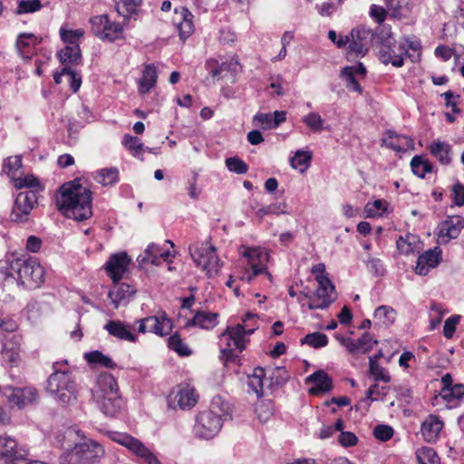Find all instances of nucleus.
<instances>
[{
    "mask_svg": "<svg viewBox=\"0 0 464 464\" xmlns=\"http://www.w3.org/2000/svg\"><path fill=\"white\" fill-rule=\"evenodd\" d=\"M44 276V268L35 257H8L0 264V300H13L20 285L29 289L39 287Z\"/></svg>",
    "mask_w": 464,
    "mask_h": 464,
    "instance_id": "1",
    "label": "nucleus"
},
{
    "mask_svg": "<svg viewBox=\"0 0 464 464\" xmlns=\"http://www.w3.org/2000/svg\"><path fill=\"white\" fill-rule=\"evenodd\" d=\"M59 192L57 207L65 217L82 221L92 215V192L79 181L63 184Z\"/></svg>",
    "mask_w": 464,
    "mask_h": 464,
    "instance_id": "2",
    "label": "nucleus"
},
{
    "mask_svg": "<svg viewBox=\"0 0 464 464\" xmlns=\"http://www.w3.org/2000/svg\"><path fill=\"white\" fill-rule=\"evenodd\" d=\"M231 417V405L221 396H216L211 401L210 409L196 416L193 433L200 440H211L218 434L224 421Z\"/></svg>",
    "mask_w": 464,
    "mask_h": 464,
    "instance_id": "3",
    "label": "nucleus"
},
{
    "mask_svg": "<svg viewBox=\"0 0 464 464\" xmlns=\"http://www.w3.org/2000/svg\"><path fill=\"white\" fill-rule=\"evenodd\" d=\"M93 399L100 411L108 417H116L125 406L116 379L108 372H102L98 376Z\"/></svg>",
    "mask_w": 464,
    "mask_h": 464,
    "instance_id": "4",
    "label": "nucleus"
},
{
    "mask_svg": "<svg viewBox=\"0 0 464 464\" xmlns=\"http://www.w3.org/2000/svg\"><path fill=\"white\" fill-rule=\"evenodd\" d=\"M240 253L242 259L239 261V266L236 275L237 278L247 284L254 283L255 279L258 276L271 281V275L266 267L269 258L266 251L261 248L244 247Z\"/></svg>",
    "mask_w": 464,
    "mask_h": 464,
    "instance_id": "5",
    "label": "nucleus"
},
{
    "mask_svg": "<svg viewBox=\"0 0 464 464\" xmlns=\"http://www.w3.org/2000/svg\"><path fill=\"white\" fill-rule=\"evenodd\" d=\"M256 330V327L246 328L243 324L230 325L220 334V360L227 364L235 362L238 353H242L249 342L248 336Z\"/></svg>",
    "mask_w": 464,
    "mask_h": 464,
    "instance_id": "6",
    "label": "nucleus"
},
{
    "mask_svg": "<svg viewBox=\"0 0 464 464\" xmlns=\"http://www.w3.org/2000/svg\"><path fill=\"white\" fill-rule=\"evenodd\" d=\"M60 362L53 363L54 372L47 381V391L62 405H72L77 401V387L73 376L59 368Z\"/></svg>",
    "mask_w": 464,
    "mask_h": 464,
    "instance_id": "7",
    "label": "nucleus"
},
{
    "mask_svg": "<svg viewBox=\"0 0 464 464\" xmlns=\"http://www.w3.org/2000/svg\"><path fill=\"white\" fill-rule=\"evenodd\" d=\"M106 435L110 440L128 450L140 464H162L150 447L129 433L109 430Z\"/></svg>",
    "mask_w": 464,
    "mask_h": 464,
    "instance_id": "8",
    "label": "nucleus"
},
{
    "mask_svg": "<svg viewBox=\"0 0 464 464\" xmlns=\"http://www.w3.org/2000/svg\"><path fill=\"white\" fill-rule=\"evenodd\" d=\"M189 252L197 266L205 271L208 277L214 276L220 270L222 265L217 249L208 241L190 246Z\"/></svg>",
    "mask_w": 464,
    "mask_h": 464,
    "instance_id": "9",
    "label": "nucleus"
},
{
    "mask_svg": "<svg viewBox=\"0 0 464 464\" xmlns=\"http://www.w3.org/2000/svg\"><path fill=\"white\" fill-rule=\"evenodd\" d=\"M336 299L334 285L333 284L318 285V287L313 293L300 292L297 301L302 308L305 306L309 310H324L330 306Z\"/></svg>",
    "mask_w": 464,
    "mask_h": 464,
    "instance_id": "10",
    "label": "nucleus"
},
{
    "mask_svg": "<svg viewBox=\"0 0 464 464\" xmlns=\"http://www.w3.org/2000/svg\"><path fill=\"white\" fill-rule=\"evenodd\" d=\"M347 57L358 58L363 57L369 52L373 39V33L371 29L365 27L353 28L347 34Z\"/></svg>",
    "mask_w": 464,
    "mask_h": 464,
    "instance_id": "11",
    "label": "nucleus"
},
{
    "mask_svg": "<svg viewBox=\"0 0 464 464\" xmlns=\"http://www.w3.org/2000/svg\"><path fill=\"white\" fill-rule=\"evenodd\" d=\"M406 44L396 41L392 36L382 39L379 50V59L384 64L391 63L394 67H401L406 56Z\"/></svg>",
    "mask_w": 464,
    "mask_h": 464,
    "instance_id": "12",
    "label": "nucleus"
},
{
    "mask_svg": "<svg viewBox=\"0 0 464 464\" xmlns=\"http://www.w3.org/2000/svg\"><path fill=\"white\" fill-rule=\"evenodd\" d=\"M208 73L218 80L232 78L241 71V65L236 56L211 58L206 62Z\"/></svg>",
    "mask_w": 464,
    "mask_h": 464,
    "instance_id": "13",
    "label": "nucleus"
},
{
    "mask_svg": "<svg viewBox=\"0 0 464 464\" xmlns=\"http://www.w3.org/2000/svg\"><path fill=\"white\" fill-rule=\"evenodd\" d=\"M10 408L22 410L38 401L37 390L33 387L6 386L2 391Z\"/></svg>",
    "mask_w": 464,
    "mask_h": 464,
    "instance_id": "14",
    "label": "nucleus"
},
{
    "mask_svg": "<svg viewBox=\"0 0 464 464\" xmlns=\"http://www.w3.org/2000/svg\"><path fill=\"white\" fill-rule=\"evenodd\" d=\"M90 23L92 33L102 40L114 42L122 36V25L111 21L106 14L93 16Z\"/></svg>",
    "mask_w": 464,
    "mask_h": 464,
    "instance_id": "15",
    "label": "nucleus"
},
{
    "mask_svg": "<svg viewBox=\"0 0 464 464\" xmlns=\"http://www.w3.org/2000/svg\"><path fill=\"white\" fill-rule=\"evenodd\" d=\"M36 190L20 192L14 200L10 218L14 222H24L37 203Z\"/></svg>",
    "mask_w": 464,
    "mask_h": 464,
    "instance_id": "16",
    "label": "nucleus"
},
{
    "mask_svg": "<svg viewBox=\"0 0 464 464\" xmlns=\"http://www.w3.org/2000/svg\"><path fill=\"white\" fill-rule=\"evenodd\" d=\"M24 456H28L24 447L19 446L15 440L9 436H0V459L5 464H16L18 461L23 464Z\"/></svg>",
    "mask_w": 464,
    "mask_h": 464,
    "instance_id": "17",
    "label": "nucleus"
},
{
    "mask_svg": "<svg viewBox=\"0 0 464 464\" xmlns=\"http://www.w3.org/2000/svg\"><path fill=\"white\" fill-rule=\"evenodd\" d=\"M139 332L145 334L146 332L153 333L159 336L168 335L173 327L172 321L165 313L159 315L148 316L138 321Z\"/></svg>",
    "mask_w": 464,
    "mask_h": 464,
    "instance_id": "18",
    "label": "nucleus"
},
{
    "mask_svg": "<svg viewBox=\"0 0 464 464\" xmlns=\"http://www.w3.org/2000/svg\"><path fill=\"white\" fill-rule=\"evenodd\" d=\"M130 258L125 252L111 255L105 264L108 276L113 283L120 282L126 273Z\"/></svg>",
    "mask_w": 464,
    "mask_h": 464,
    "instance_id": "19",
    "label": "nucleus"
},
{
    "mask_svg": "<svg viewBox=\"0 0 464 464\" xmlns=\"http://www.w3.org/2000/svg\"><path fill=\"white\" fill-rule=\"evenodd\" d=\"M339 343L351 353H366L370 352L377 341L369 333H364L359 339L345 336L336 337Z\"/></svg>",
    "mask_w": 464,
    "mask_h": 464,
    "instance_id": "20",
    "label": "nucleus"
},
{
    "mask_svg": "<svg viewBox=\"0 0 464 464\" xmlns=\"http://www.w3.org/2000/svg\"><path fill=\"white\" fill-rule=\"evenodd\" d=\"M170 251L164 249L160 245L151 243L145 249L144 253L140 255L137 261L140 266L150 263L154 266H160L163 262L170 263Z\"/></svg>",
    "mask_w": 464,
    "mask_h": 464,
    "instance_id": "21",
    "label": "nucleus"
},
{
    "mask_svg": "<svg viewBox=\"0 0 464 464\" xmlns=\"http://www.w3.org/2000/svg\"><path fill=\"white\" fill-rule=\"evenodd\" d=\"M442 251L439 246L425 251L420 255L415 266V273L426 276L430 269L435 268L442 260Z\"/></svg>",
    "mask_w": 464,
    "mask_h": 464,
    "instance_id": "22",
    "label": "nucleus"
},
{
    "mask_svg": "<svg viewBox=\"0 0 464 464\" xmlns=\"http://www.w3.org/2000/svg\"><path fill=\"white\" fill-rule=\"evenodd\" d=\"M136 288L126 283H113L111 290L109 291L108 296L111 299L115 309L121 305H126L129 304L134 294Z\"/></svg>",
    "mask_w": 464,
    "mask_h": 464,
    "instance_id": "23",
    "label": "nucleus"
},
{
    "mask_svg": "<svg viewBox=\"0 0 464 464\" xmlns=\"http://www.w3.org/2000/svg\"><path fill=\"white\" fill-rule=\"evenodd\" d=\"M2 360L9 367L17 366L21 361V337L14 335L3 344Z\"/></svg>",
    "mask_w": 464,
    "mask_h": 464,
    "instance_id": "24",
    "label": "nucleus"
},
{
    "mask_svg": "<svg viewBox=\"0 0 464 464\" xmlns=\"http://www.w3.org/2000/svg\"><path fill=\"white\" fill-rule=\"evenodd\" d=\"M75 447L82 455L85 464L96 462L100 460L104 455L103 447L99 442L91 439H87L82 442L76 443Z\"/></svg>",
    "mask_w": 464,
    "mask_h": 464,
    "instance_id": "25",
    "label": "nucleus"
},
{
    "mask_svg": "<svg viewBox=\"0 0 464 464\" xmlns=\"http://www.w3.org/2000/svg\"><path fill=\"white\" fill-rule=\"evenodd\" d=\"M198 401V395L195 389L189 385L180 387L173 398L169 399V405L175 408L176 405L181 410L193 408Z\"/></svg>",
    "mask_w": 464,
    "mask_h": 464,
    "instance_id": "26",
    "label": "nucleus"
},
{
    "mask_svg": "<svg viewBox=\"0 0 464 464\" xmlns=\"http://www.w3.org/2000/svg\"><path fill=\"white\" fill-rule=\"evenodd\" d=\"M104 329L109 333L110 335L121 341H127L130 343H135L137 341V336L135 334L131 333L130 326L122 321H109L104 325Z\"/></svg>",
    "mask_w": 464,
    "mask_h": 464,
    "instance_id": "27",
    "label": "nucleus"
},
{
    "mask_svg": "<svg viewBox=\"0 0 464 464\" xmlns=\"http://www.w3.org/2000/svg\"><path fill=\"white\" fill-rule=\"evenodd\" d=\"M306 382L314 384L309 392L313 395L324 393L332 389V379L324 371H317L306 377Z\"/></svg>",
    "mask_w": 464,
    "mask_h": 464,
    "instance_id": "28",
    "label": "nucleus"
},
{
    "mask_svg": "<svg viewBox=\"0 0 464 464\" xmlns=\"http://www.w3.org/2000/svg\"><path fill=\"white\" fill-rule=\"evenodd\" d=\"M396 246L401 254L411 255L419 252L422 247V243L419 236L406 233L404 236H400L397 238Z\"/></svg>",
    "mask_w": 464,
    "mask_h": 464,
    "instance_id": "29",
    "label": "nucleus"
},
{
    "mask_svg": "<svg viewBox=\"0 0 464 464\" xmlns=\"http://www.w3.org/2000/svg\"><path fill=\"white\" fill-rule=\"evenodd\" d=\"M443 428V422L435 415H430L421 425V434L428 442H435Z\"/></svg>",
    "mask_w": 464,
    "mask_h": 464,
    "instance_id": "30",
    "label": "nucleus"
},
{
    "mask_svg": "<svg viewBox=\"0 0 464 464\" xmlns=\"http://www.w3.org/2000/svg\"><path fill=\"white\" fill-rule=\"evenodd\" d=\"M382 145L395 151H405L412 147L413 141L407 136L398 135L392 130H388L382 139Z\"/></svg>",
    "mask_w": 464,
    "mask_h": 464,
    "instance_id": "31",
    "label": "nucleus"
},
{
    "mask_svg": "<svg viewBox=\"0 0 464 464\" xmlns=\"http://www.w3.org/2000/svg\"><path fill=\"white\" fill-rule=\"evenodd\" d=\"M175 14L177 15L175 18V23L179 28L180 37H188L194 31L192 14L185 7H181L179 11L175 9Z\"/></svg>",
    "mask_w": 464,
    "mask_h": 464,
    "instance_id": "32",
    "label": "nucleus"
},
{
    "mask_svg": "<svg viewBox=\"0 0 464 464\" xmlns=\"http://www.w3.org/2000/svg\"><path fill=\"white\" fill-rule=\"evenodd\" d=\"M58 55L64 68L79 65L82 63L80 45H66L58 53Z\"/></svg>",
    "mask_w": 464,
    "mask_h": 464,
    "instance_id": "33",
    "label": "nucleus"
},
{
    "mask_svg": "<svg viewBox=\"0 0 464 464\" xmlns=\"http://www.w3.org/2000/svg\"><path fill=\"white\" fill-rule=\"evenodd\" d=\"M158 79L157 69L153 63L145 65L142 76L139 81V92L148 93L155 87Z\"/></svg>",
    "mask_w": 464,
    "mask_h": 464,
    "instance_id": "34",
    "label": "nucleus"
},
{
    "mask_svg": "<svg viewBox=\"0 0 464 464\" xmlns=\"http://www.w3.org/2000/svg\"><path fill=\"white\" fill-rule=\"evenodd\" d=\"M440 396L450 408H454L459 405V401L464 397V385L457 383L450 388H441Z\"/></svg>",
    "mask_w": 464,
    "mask_h": 464,
    "instance_id": "35",
    "label": "nucleus"
},
{
    "mask_svg": "<svg viewBox=\"0 0 464 464\" xmlns=\"http://www.w3.org/2000/svg\"><path fill=\"white\" fill-rule=\"evenodd\" d=\"M429 149L430 154L435 157L441 164L448 165L450 163L451 146L449 143L437 140L430 143Z\"/></svg>",
    "mask_w": 464,
    "mask_h": 464,
    "instance_id": "36",
    "label": "nucleus"
},
{
    "mask_svg": "<svg viewBox=\"0 0 464 464\" xmlns=\"http://www.w3.org/2000/svg\"><path fill=\"white\" fill-rule=\"evenodd\" d=\"M218 313L200 311L194 315L191 321V325L198 326L201 329L210 330L218 324Z\"/></svg>",
    "mask_w": 464,
    "mask_h": 464,
    "instance_id": "37",
    "label": "nucleus"
},
{
    "mask_svg": "<svg viewBox=\"0 0 464 464\" xmlns=\"http://www.w3.org/2000/svg\"><path fill=\"white\" fill-rule=\"evenodd\" d=\"M37 37L33 34H21L16 41V47L24 58H29L33 48L38 44Z\"/></svg>",
    "mask_w": 464,
    "mask_h": 464,
    "instance_id": "38",
    "label": "nucleus"
},
{
    "mask_svg": "<svg viewBox=\"0 0 464 464\" xmlns=\"http://www.w3.org/2000/svg\"><path fill=\"white\" fill-rule=\"evenodd\" d=\"M463 219L460 217H453L447 220L441 227L440 237L448 239L457 238L463 228Z\"/></svg>",
    "mask_w": 464,
    "mask_h": 464,
    "instance_id": "39",
    "label": "nucleus"
},
{
    "mask_svg": "<svg viewBox=\"0 0 464 464\" xmlns=\"http://www.w3.org/2000/svg\"><path fill=\"white\" fill-rule=\"evenodd\" d=\"M396 311L389 305H380L374 311V319L381 324L389 326L396 319Z\"/></svg>",
    "mask_w": 464,
    "mask_h": 464,
    "instance_id": "40",
    "label": "nucleus"
},
{
    "mask_svg": "<svg viewBox=\"0 0 464 464\" xmlns=\"http://www.w3.org/2000/svg\"><path fill=\"white\" fill-rule=\"evenodd\" d=\"M369 373L376 382L385 383L391 382V375L388 370L376 362V358L374 357H369Z\"/></svg>",
    "mask_w": 464,
    "mask_h": 464,
    "instance_id": "41",
    "label": "nucleus"
},
{
    "mask_svg": "<svg viewBox=\"0 0 464 464\" xmlns=\"http://www.w3.org/2000/svg\"><path fill=\"white\" fill-rule=\"evenodd\" d=\"M328 337L321 332H314L304 336L300 343L302 345H307L314 349H320L328 344Z\"/></svg>",
    "mask_w": 464,
    "mask_h": 464,
    "instance_id": "42",
    "label": "nucleus"
},
{
    "mask_svg": "<svg viewBox=\"0 0 464 464\" xmlns=\"http://www.w3.org/2000/svg\"><path fill=\"white\" fill-rule=\"evenodd\" d=\"M94 179L102 186L113 185L119 180V170L117 168H106L98 170Z\"/></svg>",
    "mask_w": 464,
    "mask_h": 464,
    "instance_id": "43",
    "label": "nucleus"
},
{
    "mask_svg": "<svg viewBox=\"0 0 464 464\" xmlns=\"http://www.w3.org/2000/svg\"><path fill=\"white\" fill-rule=\"evenodd\" d=\"M84 359L93 365H99L106 368H114L116 364L113 362L111 358L103 354L100 351H92L84 353Z\"/></svg>",
    "mask_w": 464,
    "mask_h": 464,
    "instance_id": "44",
    "label": "nucleus"
},
{
    "mask_svg": "<svg viewBox=\"0 0 464 464\" xmlns=\"http://www.w3.org/2000/svg\"><path fill=\"white\" fill-rule=\"evenodd\" d=\"M415 456L419 464H440V457L430 447L419 448Z\"/></svg>",
    "mask_w": 464,
    "mask_h": 464,
    "instance_id": "45",
    "label": "nucleus"
},
{
    "mask_svg": "<svg viewBox=\"0 0 464 464\" xmlns=\"http://www.w3.org/2000/svg\"><path fill=\"white\" fill-rule=\"evenodd\" d=\"M311 160V152L300 150H297L295 156L291 158L290 163L292 168L298 169L301 173H303L309 167Z\"/></svg>",
    "mask_w": 464,
    "mask_h": 464,
    "instance_id": "46",
    "label": "nucleus"
},
{
    "mask_svg": "<svg viewBox=\"0 0 464 464\" xmlns=\"http://www.w3.org/2000/svg\"><path fill=\"white\" fill-rule=\"evenodd\" d=\"M265 371L263 368H256L254 372L248 376L247 385L256 394L257 397L263 395V378Z\"/></svg>",
    "mask_w": 464,
    "mask_h": 464,
    "instance_id": "47",
    "label": "nucleus"
},
{
    "mask_svg": "<svg viewBox=\"0 0 464 464\" xmlns=\"http://www.w3.org/2000/svg\"><path fill=\"white\" fill-rule=\"evenodd\" d=\"M14 186L18 188H30V190H36V194L42 189L40 181L34 175H25L24 177L14 178Z\"/></svg>",
    "mask_w": 464,
    "mask_h": 464,
    "instance_id": "48",
    "label": "nucleus"
},
{
    "mask_svg": "<svg viewBox=\"0 0 464 464\" xmlns=\"http://www.w3.org/2000/svg\"><path fill=\"white\" fill-rule=\"evenodd\" d=\"M388 203L382 199L368 202L364 207L365 218H379L387 211Z\"/></svg>",
    "mask_w": 464,
    "mask_h": 464,
    "instance_id": "49",
    "label": "nucleus"
},
{
    "mask_svg": "<svg viewBox=\"0 0 464 464\" xmlns=\"http://www.w3.org/2000/svg\"><path fill=\"white\" fill-rule=\"evenodd\" d=\"M302 122L305 124L313 132L320 133L325 128L324 121L322 116L314 111L309 112L302 118Z\"/></svg>",
    "mask_w": 464,
    "mask_h": 464,
    "instance_id": "50",
    "label": "nucleus"
},
{
    "mask_svg": "<svg viewBox=\"0 0 464 464\" xmlns=\"http://www.w3.org/2000/svg\"><path fill=\"white\" fill-rule=\"evenodd\" d=\"M352 67H344L340 73V77L345 82V86L348 90L356 92L360 94L362 92V88L356 80V74L353 72Z\"/></svg>",
    "mask_w": 464,
    "mask_h": 464,
    "instance_id": "51",
    "label": "nucleus"
},
{
    "mask_svg": "<svg viewBox=\"0 0 464 464\" xmlns=\"http://www.w3.org/2000/svg\"><path fill=\"white\" fill-rule=\"evenodd\" d=\"M122 144L134 157H139L144 151V145L140 140L130 134L123 136Z\"/></svg>",
    "mask_w": 464,
    "mask_h": 464,
    "instance_id": "52",
    "label": "nucleus"
},
{
    "mask_svg": "<svg viewBox=\"0 0 464 464\" xmlns=\"http://www.w3.org/2000/svg\"><path fill=\"white\" fill-rule=\"evenodd\" d=\"M59 33L61 39L66 45H80V39L84 35L82 29L67 30L64 27H61Z\"/></svg>",
    "mask_w": 464,
    "mask_h": 464,
    "instance_id": "53",
    "label": "nucleus"
},
{
    "mask_svg": "<svg viewBox=\"0 0 464 464\" xmlns=\"http://www.w3.org/2000/svg\"><path fill=\"white\" fill-rule=\"evenodd\" d=\"M169 349L176 352L180 356H188L191 354V350L183 342L179 334H172L168 340Z\"/></svg>",
    "mask_w": 464,
    "mask_h": 464,
    "instance_id": "54",
    "label": "nucleus"
},
{
    "mask_svg": "<svg viewBox=\"0 0 464 464\" xmlns=\"http://www.w3.org/2000/svg\"><path fill=\"white\" fill-rule=\"evenodd\" d=\"M411 168L414 175L424 178L427 172L431 171V165L423 160L420 156H414L411 160Z\"/></svg>",
    "mask_w": 464,
    "mask_h": 464,
    "instance_id": "55",
    "label": "nucleus"
},
{
    "mask_svg": "<svg viewBox=\"0 0 464 464\" xmlns=\"http://www.w3.org/2000/svg\"><path fill=\"white\" fill-rule=\"evenodd\" d=\"M42 8L40 0H19L15 10L16 14H33Z\"/></svg>",
    "mask_w": 464,
    "mask_h": 464,
    "instance_id": "56",
    "label": "nucleus"
},
{
    "mask_svg": "<svg viewBox=\"0 0 464 464\" xmlns=\"http://www.w3.org/2000/svg\"><path fill=\"white\" fill-rule=\"evenodd\" d=\"M285 208L286 205L285 203H274L258 208L256 214L258 218H263L267 215L286 214L287 211Z\"/></svg>",
    "mask_w": 464,
    "mask_h": 464,
    "instance_id": "57",
    "label": "nucleus"
},
{
    "mask_svg": "<svg viewBox=\"0 0 464 464\" xmlns=\"http://www.w3.org/2000/svg\"><path fill=\"white\" fill-rule=\"evenodd\" d=\"M400 42L406 44V55L411 60V62H417L420 60L421 50V44L420 41L405 39Z\"/></svg>",
    "mask_w": 464,
    "mask_h": 464,
    "instance_id": "58",
    "label": "nucleus"
},
{
    "mask_svg": "<svg viewBox=\"0 0 464 464\" xmlns=\"http://www.w3.org/2000/svg\"><path fill=\"white\" fill-rule=\"evenodd\" d=\"M226 166L231 172L245 174L248 170L247 164L238 157H230L226 160Z\"/></svg>",
    "mask_w": 464,
    "mask_h": 464,
    "instance_id": "59",
    "label": "nucleus"
},
{
    "mask_svg": "<svg viewBox=\"0 0 464 464\" xmlns=\"http://www.w3.org/2000/svg\"><path fill=\"white\" fill-rule=\"evenodd\" d=\"M445 312L442 309L441 304L438 303H432L430 312V329L434 330L440 323L444 316Z\"/></svg>",
    "mask_w": 464,
    "mask_h": 464,
    "instance_id": "60",
    "label": "nucleus"
},
{
    "mask_svg": "<svg viewBox=\"0 0 464 464\" xmlns=\"http://www.w3.org/2000/svg\"><path fill=\"white\" fill-rule=\"evenodd\" d=\"M60 464H85L79 450L74 446L72 450L64 452L60 458Z\"/></svg>",
    "mask_w": 464,
    "mask_h": 464,
    "instance_id": "61",
    "label": "nucleus"
},
{
    "mask_svg": "<svg viewBox=\"0 0 464 464\" xmlns=\"http://www.w3.org/2000/svg\"><path fill=\"white\" fill-rule=\"evenodd\" d=\"M312 274L314 276V278L318 285H326L332 284L331 280L328 277V274L325 271V266L323 263H319L314 265L311 269Z\"/></svg>",
    "mask_w": 464,
    "mask_h": 464,
    "instance_id": "62",
    "label": "nucleus"
},
{
    "mask_svg": "<svg viewBox=\"0 0 464 464\" xmlns=\"http://www.w3.org/2000/svg\"><path fill=\"white\" fill-rule=\"evenodd\" d=\"M22 167V158L20 156L9 157L4 162V169L8 176L14 179L16 171Z\"/></svg>",
    "mask_w": 464,
    "mask_h": 464,
    "instance_id": "63",
    "label": "nucleus"
},
{
    "mask_svg": "<svg viewBox=\"0 0 464 464\" xmlns=\"http://www.w3.org/2000/svg\"><path fill=\"white\" fill-rule=\"evenodd\" d=\"M393 429L389 425H377L373 430L374 437L382 441H387L393 436Z\"/></svg>",
    "mask_w": 464,
    "mask_h": 464,
    "instance_id": "64",
    "label": "nucleus"
}]
</instances>
